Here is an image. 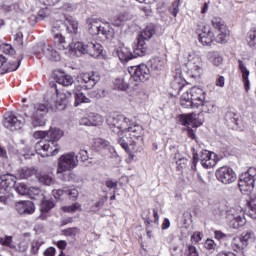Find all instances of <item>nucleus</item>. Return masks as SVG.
<instances>
[{"label": "nucleus", "mask_w": 256, "mask_h": 256, "mask_svg": "<svg viewBox=\"0 0 256 256\" xmlns=\"http://www.w3.org/2000/svg\"><path fill=\"white\" fill-rule=\"evenodd\" d=\"M206 95L205 90L198 86H193L181 95L180 104L184 109H199L201 107V112L198 114L190 113L180 115L179 121L181 125L201 127L205 122L203 113H215V104L205 100Z\"/></svg>", "instance_id": "1"}, {"label": "nucleus", "mask_w": 256, "mask_h": 256, "mask_svg": "<svg viewBox=\"0 0 256 256\" xmlns=\"http://www.w3.org/2000/svg\"><path fill=\"white\" fill-rule=\"evenodd\" d=\"M106 123L111 132L120 137L118 143L126 153H131L129 145L132 149H135L137 145H143L145 130L141 124L132 123L131 119L123 115L108 116Z\"/></svg>", "instance_id": "2"}, {"label": "nucleus", "mask_w": 256, "mask_h": 256, "mask_svg": "<svg viewBox=\"0 0 256 256\" xmlns=\"http://www.w3.org/2000/svg\"><path fill=\"white\" fill-rule=\"evenodd\" d=\"M64 133L59 128H50L48 131H37L34 133L35 139H41L35 144V149L42 157H53L59 153L57 141L63 137Z\"/></svg>", "instance_id": "3"}, {"label": "nucleus", "mask_w": 256, "mask_h": 256, "mask_svg": "<svg viewBox=\"0 0 256 256\" xmlns=\"http://www.w3.org/2000/svg\"><path fill=\"white\" fill-rule=\"evenodd\" d=\"M63 31H67V33H72L73 35H77L79 31V22L73 19V17L69 16L65 18V20H56L52 26V35L54 39L55 45H57L60 51H65V49H69V43L65 40V36L63 35Z\"/></svg>", "instance_id": "4"}, {"label": "nucleus", "mask_w": 256, "mask_h": 256, "mask_svg": "<svg viewBox=\"0 0 256 256\" xmlns=\"http://www.w3.org/2000/svg\"><path fill=\"white\" fill-rule=\"evenodd\" d=\"M101 81V76L99 74L92 72V73H81L77 77V83L76 89L74 90L75 95V107H78V105H81V103H90L91 100L85 96L83 92H81L80 89H93L97 83Z\"/></svg>", "instance_id": "5"}, {"label": "nucleus", "mask_w": 256, "mask_h": 256, "mask_svg": "<svg viewBox=\"0 0 256 256\" xmlns=\"http://www.w3.org/2000/svg\"><path fill=\"white\" fill-rule=\"evenodd\" d=\"M49 113V106L45 103H34L24 115L31 121L32 127H45L47 120L45 115Z\"/></svg>", "instance_id": "6"}, {"label": "nucleus", "mask_w": 256, "mask_h": 256, "mask_svg": "<svg viewBox=\"0 0 256 256\" xmlns=\"http://www.w3.org/2000/svg\"><path fill=\"white\" fill-rule=\"evenodd\" d=\"M153 35H155V25L148 24L141 32L137 39V43L134 44V53L135 55H146L147 49L149 46L147 45V41H149Z\"/></svg>", "instance_id": "7"}, {"label": "nucleus", "mask_w": 256, "mask_h": 256, "mask_svg": "<svg viewBox=\"0 0 256 256\" xmlns=\"http://www.w3.org/2000/svg\"><path fill=\"white\" fill-rule=\"evenodd\" d=\"M76 57H81V55H89L90 57H99L103 53V46L97 42H88L87 44L83 42H76L73 49Z\"/></svg>", "instance_id": "8"}, {"label": "nucleus", "mask_w": 256, "mask_h": 256, "mask_svg": "<svg viewBox=\"0 0 256 256\" xmlns=\"http://www.w3.org/2000/svg\"><path fill=\"white\" fill-rule=\"evenodd\" d=\"M188 62L186 63V73L192 79H201L203 75V60L199 56H193L188 53Z\"/></svg>", "instance_id": "9"}, {"label": "nucleus", "mask_w": 256, "mask_h": 256, "mask_svg": "<svg viewBox=\"0 0 256 256\" xmlns=\"http://www.w3.org/2000/svg\"><path fill=\"white\" fill-rule=\"evenodd\" d=\"M78 163L79 160L77 159V155H75V152L63 154L58 159V167L56 173L59 175L67 171H73V169L77 167Z\"/></svg>", "instance_id": "10"}, {"label": "nucleus", "mask_w": 256, "mask_h": 256, "mask_svg": "<svg viewBox=\"0 0 256 256\" xmlns=\"http://www.w3.org/2000/svg\"><path fill=\"white\" fill-rule=\"evenodd\" d=\"M256 169L250 168L240 176L238 187L241 193H251L255 187Z\"/></svg>", "instance_id": "11"}, {"label": "nucleus", "mask_w": 256, "mask_h": 256, "mask_svg": "<svg viewBox=\"0 0 256 256\" xmlns=\"http://www.w3.org/2000/svg\"><path fill=\"white\" fill-rule=\"evenodd\" d=\"M226 219L232 229H239L247 223L245 212L241 208H230L227 211Z\"/></svg>", "instance_id": "12"}, {"label": "nucleus", "mask_w": 256, "mask_h": 256, "mask_svg": "<svg viewBox=\"0 0 256 256\" xmlns=\"http://www.w3.org/2000/svg\"><path fill=\"white\" fill-rule=\"evenodd\" d=\"M211 25L218 31L217 36L215 37V43H221L222 45L227 43V38L229 37V29L227 24L221 17H213L211 20Z\"/></svg>", "instance_id": "13"}, {"label": "nucleus", "mask_w": 256, "mask_h": 256, "mask_svg": "<svg viewBox=\"0 0 256 256\" xmlns=\"http://www.w3.org/2000/svg\"><path fill=\"white\" fill-rule=\"evenodd\" d=\"M129 73L131 75V79L136 82L141 81L142 83H145L151 78V71L149 70V67H147V65L145 64L139 66H132L129 69Z\"/></svg>", "instance_id": "14"}, {"label": "nucleus", "mask_w": 256, "mask_h": 256, "mask_svg": "<svg viewBox=\"0 0 256 256\" xmlns=\"http://www.w3.org/2000/svg\"><path fill=\"white\" fill-rule=\"evenodd\" d=\"M254 238H255V234L253 233V231H246L238 236H235L232 239L231 245L234 251H243V249H245V247L249 245V241H251V239H254Z\"/></svg>", "instance_id": "15"}, {"label": "nucleus", "mask_w": 256, "mask_h": 256, "mask_svg": "<svg viewBox=\"0 0 256 256\" xmlns=\"http://www.w3.org/2000/svg\"><path fill=\"white\" fill-rule=\"evenodd\" d=\"M197 27L198 39L200 43L204 45V47L211 46V44L215 41V36L211 31V27L203 24H200Z\"/></svg>", "instance_id": "16"}, {"label": "nucleus", "mask_w": 256, "mask_h": 256, "mask_svg": "<svg viewBox=\"0 0 256 256\" xmlns=\"http://www.w3.org/2000/svg\"><path fill=\"white\" fill-rule=\"evenodd\" d=\"M216 177L218 181H220V183H223L224 185H231V183L237 181V175L232 168L227 166L220 167L216 171Z\"/></svg>", "instance_id": "17"}, {"label": "nucleus", "mask_w": 256, "mask_h": 256, "mask_svg": "<svg viewBox=\"0 0 256 256\" xmlns=\"http://www.w3.org/2000/svg\"><path fill=\"white\" fill-rule=\"evenodd\" d=\"M87 27L90 35H104L106 38L109 35V30L102 27L101 20L97 18H89L87 20Z\"/></svg>", "instance_id": "18"}, {"label": "nucleus", "mask_w": 256, "mask_h": 256, "mask_svg": "<svg viewBox=\"0 0 256 256\" xmlns=\"http://www.w3.org/2000/svg\"><path fill=\"white\" fill-rule=\"evenodd\" d=\"M3 125L10 131H18V129H23L25 122L19 120V118L13 113H6L4 115Z\"/></svg>", "instance_id": "19"}, {"label": "nucleus", "mask_w": 256, "mask_h": 256, "mask_svg": "<svg viewBox=\"0 0 256 256\" xmlns=\"http://www.w3.org/2000/svg\"><path fill=\"white\" fill-rule=\"evenodd\" d=\"M199 161L204 169H211V167L217 165L219 158L217 157V154L204 150L200 153Z\"/></svg>", "instance_id": "20"}, {"label": "nucleus", "mask_w": 256, "mask_h": 256, "mask_svg": "<svg viewBox=\"0 0 256 256\" xmlns=\"http://www.w3.org/2000/svg\"><path fill=\"white\" fill-rule=\"evenodd\" d=\"M148 67L155 75H161L167 69V60L165 58L155 57L149 60Z\"/></svg>", "instance_id": "21"}, {"label": "nucleus", "mask_w": 256, "mask_h": 256, "mask_svg": "<svg viewBox=\"0 0 256 256\" xmlns=\"http://www.w3.org/2000/svg\"><path fill=\"white\" fill-rule=\"evenodd\" d=\"M17 177L6 174L0 177V193H7L15 187Z\"/></svg>", "instance_id": "22"}, {"label": "nucleus", "mask_w": 256, "mask_h": 256, "mask_svg": "<svg viewBox=\"0 0 256 256\" xmlns=\"http://www.w3.org/2000/svg\"><path fill=\"white\" fill-rule=\"evenodd\" d=\"M10 67H7V58L0 54V75H4L7 71H17L21 65V59L15 62H9Z\"/></svg>", "instance_id": "23"}, {"label": "nucleus", "mask_w": 256, "mask_h": 256, "mask_svg": "<svg viewBox=\"0 0 256 256\" xmlns=\"http://www.w3.org/2000/svg\"><path fill=\"white\" fill-rule=\"evenodd\" d=\"M16 211L20 215H31L35 213V204L31 201H22L16 204Z\"/></svg>", "instance_id": "24"}, {"label": "nucleus", "mask_w": 256, "mask_h": 256, "mask_svg": "<svg viewBox=\"0 0 256 256\" xmlns=\"http://www.w3.org/2000/svg\"><path fill=\"white\" fill-rule=\"evenodd\" d=\"M94 149L98 151L99 153H103V155H107V153H111L112 151H115L113 147H111V144L109 141L103 140L101 138H97L94 141Z\"/></svg>", "instance_id": "25"}, {"label": "nucleus", "mask_w": 256, "mask_h": 256, "mask_svg": "<svg viewBox=\"0 0 256 256\" xmlns=\"http://www.w3.org/2000/svg\"><path fill=\"white\" fill-rule=\"evenodd\" d=\"M42 51L44 57H47L50 61H61V54L53 46L43 44Z\"/></svg>", "instance_id": "26"}, {"label": "nucleus", "mask_w": 256, "mask_h": 256, "mask_svg": "<svg viewBox=\"0 0 256 256\" xmlns=\"http://www.w3.org/2000/svg\"><path fill=\"white\" fill-rule=\"evenodd\" d=\"M133 51H135V46H133ZM117 55L120 59V61H124L125 63H127V61H131V59H135V57H143V55H137L133 53H131V50L127 47H123V48H120L118 51H117Z\"/></svg>", "instance_id": "27"}, {"label": "nucleus", "mask_w": 256, "mask_h": 256, "mask_svg": "<svg viewBox=\"0 0 256 256\" xmlns=\"http://www.w3.org/2000/svg\"><path fill=\"white\" fill-rule=\"evenodd\" d=\"M33 175H37V169L34 167H23L18 170L16 179H29V177H33Z\"/></svg>", "instance_id": "28"}, {"label": "nucleus", "mask_w": 256, "mask_h": 256, "mask_svg": "<svg viewBox=\"0 0 256 256\" xmlns=\"http://www.w3.org/2000/svg\"><path fill=\"white\" fill-rule=\"evenodd\" d=\"M56 83L63 85L64 87H69L74 83L73 77L71 75L64 74L63 72H58L55 74Z\"/></svg>", "instance_id": "29"}, {"label": "nucleus", "mask_w": 256, "mask_h": 256, "mask_svg": "<svg viewBox=\"0 0 256 256\" xmlns=\"http://www.w3.org/2000/svg\"><path fill=\"white\" fill-rule=\"evenodd\" d=\"M170 85L172 89H174V91H177V93H179V91H181V89L185 87V79H183V76H181V74L174 75Z\"/></svg>", "instance_id": "30"}, {"label": "nucleus", "mask_w": 256, "mask_h": 256, "mask_svg": "<svg viewBox=\"0 0 256 256\" xmlns=\"http://www.w3.org/2000/svg\"><path fill=\"white\" fill-rule=\"evenodd\" d=\"M208 61H211L215 67H221L223 65V56L217 51H211L207 53Z\"/></svg>", "instance_id": "31"}, {"label": "nucleus", "mask_w": 256, "mask_h": 256, "mask_svg": "<svg viewBox=\"0 0 256 256\" xmlns=\"http://www.w3.org/2000/svg\"><path fill=\"white\" fill-rule=\"evenodd\" d=\"M69 99H71V92L58 93L56 106L60 107V109H65V107L67 106V103L69 102Z\"/></svg>", "instance_id": "32"}, {"label": "nucleus", "mask_w": 256, "mask_h": 256, "mask_svg": "<svg viewBox=\"0 0 256 256\" xmlns=\"http://www.w3.org/2000/svg\"><path fill=\"white\" fill-rule=\"evenodd\" d=\"M239 69L242 73V79L244 81V87L246 91H249V70L247 67H245V64H243V61L239 60Z\"/></svg>", "instance_id": "33"}, {"label": "nucleus", "mask_w": 256, "mask_h": 256, "mask_svg": "<svg viewBox=\"0 0 256 256\" xmlns=\"http://www.w3.org/2000/svg\"><path fill=\"white\" fill-rule=\"evenodd\" d=\"M129 19H131V16H129L128 13H120L114 17L112 23L115 27H120L121 24L125 23V21H129Z\"/></svg>", "instance_id": "34"}, {"label": "nucleus", "mask_w": 256, "mask_h": 256, "mask_svg": "<svg viewBox=\"0 0 256 256\" xmlns=\"http://www.w3.org/2000/svg\"><path fill=\"white\" fill-rule=\"evenodd\" d=\"M246 41L248 43V45L252 48L255 49L256 48V27L252 28L249 32H248V36L246 38Z\"/></svg>", "instance_id": "35"}, {"label": "nucleus", "mask_w": 256, "mask_h": 256, "mask_svg": "<svg viewBox=\"0 0 256 256\" xmlns=\"http://www.w3.org/2000/svg\"><path fill=\"white\" fill-rule=\"evenodd\" d=\"M248 207H250L249 215L252 219H256V195L253 194L250 196L248 201Z\"/></svg>", "instance_id": "36"}, {"label": "nucleus", "mask_w": 256, "mask_h": 256, "mask_svg": "<svg viewBox=\"0 0 256 256\" xmlns=\"http://www.w3.org/2000/svg\"><path fill=\"white\" fill-rule=\"evenodd\" d=\"M114 87L115 89H119L120 91H125L129 89V84L125 82V79L123 78H117L114 81Z\"/></svg>", "instance_id": "37"}, {"label": "nucleus", "mask_w": 256, "mask_h": 256, "mask_svg": "<svg viewBox=\"0 0 256 256\" xmlns=\"http://www.w3.org/2000/svg\"><path fill=\"white\" fill-rule=\"evenodd\" d=\"M55 207V203L51 200H44L40 206L41 213H49Z\"/></svg>", "instance_id": "38"}, {"label": "nucleus", "mask_w": 256, "mask_h": 256, "mask_svg": "<svg viewBox=\"0 0 256 256\" xmlns=\"http://www.w3.org/2000/svg\"><path fill=\"white\" fill-rule=\"evenodd\" d=\"M90 125L97 127L103 125V117L99 114H91L90 116Z\"/></svg>", "instance_id": "39"}, {"label": "nucleus", "mask_w": 256, "mask_h": 256, "mask_svg": "<svg viewBox=\"0 0 256 256\" xmlns=\"http://www.w3.org/2000/svg\"><path fill=\"white\" fill-rule=\"evenodd\" d=\"M0 245H3L4 247H9L10 249H15V244H13V237L6 236V237H0Z\"/></svg>", "instance_id": "40"}, {"label": "nucleus", "mask_w": 256, "mask_h": 256, "mask_svg": "<svg viewBox=\"0 0 256 256\" xmlns=\"http://www.w3.org/2000/svg\"><path fill=\"white\" fill-rule=\"evenodd\" d=\"M79 209H81V204L79 203H74L71 206L62 207V211H64V213H75V211H79Z\"/></svg>", "instance_id": "41"}, {"label": "nucleus", "mask_w": 256, "mask_h": 256, "mask_svg": "<svg viewBox=\"0 0 256 256\" xmlns=\"http://www.w3.org/2000/svg\"><path fill=\"white\" fill-rule=\"evenodd\" d=\"M27 195L30 199H37L41 195V190L38 187H29Z\"/></svg>", "instance_id": "42"}, {"label": "nucleus", "mask_w": 256, "mask_h": 256, "mask_svg": "<svg viewBox=\"0 0 256 256\" xmlns=\"http://www.w3.org/2000/svg\"><path fill=\"white\" fill-rule=\"evenodd\" d=\"M14 43L20 49H21V47H23V32H21V31L16 32V34L14 35Z\"/></svg>", "instance_id": "43"}, {"label": "nucleus", "mask_w": 256, "mask_h": 256, "mask_svg": "<svg viewBox=\"0 0 256 256\" xmlns=\"http://www.w3.org/2000/svg\"><path fill=\"white\" fill-rule=\"evenodd\" d=\"M38 181L43 185H51V183H53V178L49 175H42L38 177Z\"/></svg>", "instance_id": "44"}, {"label": "nucleus", "mask_w": 256, "mask_h": 256, "mask_svg": "<svg viewBox=\"0 0 256 256\" xmlns=\"http://www.w3.org/2000/svg\"><path fill=\"white\" fill-rule=\"evenodd\" d=\"M15 190L19 195H28L29 193V187L25 184H19Z\"/></svg>", "instance_id": "45"}, {"label": "nucleus", "mask_w": 256, "mask_h": 256, "mask_svg": "<svg viewBox=\"0 0 256 256\" xmlns=\"http://www.w3.org/2000/svg\"><path fill=\"white\" fill-rule=\"evenodd\" d=\"M62 233L65 235V237H75L79 231L77 228H68L63 230Z\"/></svg>", "instance_id": "46"}, {"label": "nucleus", "mask_w": 256, "mask_h": 256, "mask_svg": "<svg viewBox=\"0 0 256 256\" xmlns=\"http://www.w3.org/2000/svg\"><path fill=\"white\" fill-rule=\"evenodd\" d=\"M65 195L70 197V199H77L79 197V191L77 189L65 190Z\"/></svg>", "instance_id": "47"}, {"label": "nucleus", "mask_w": 256, "mask_h": 256, "mask_svg": "<svg viewBox=\"0 0 256 256\" xmlns=\"http://www.w3.org/2000/svg\"><path fill=\"white\" fill-rule=\"evenodd\" d=\"M204 247L205 249H208L209 251H211V249H215V247H217V244H215V241L211 239H207L204 243Z\"/></svg>", "instance_id": "48"}, {"label": "nucleus", "mask_w": 256, "mask_h": 256, "mask_svg": "<svg viewBox=\"0 0 256 256\" xmlns=\"http://www.w3.org/2000/svg\"><path fill=\"white\" fill-rule=\"evenodd\" d=\"M237 117V114L233 112L226 113V119H228L229 121H231V123H234L235 125H237Z\"/></svg>", "instance_id": "49"}, {"label": "nucleus", "mask_w": 256, "mask_h": 256, "mask_svg": "<svg viewBox=\"0 0 256 256\" xmlns=\"http://www.w3.org/2000/svg\"><path fill=\"white\" fill-rule=\"evenodd\" d=\"M177 13H179V0L174 1L172 3V15H173V17H177Z\"/></svg>", "instance_id": "50"}, {"label": "nucleus", "mask_w": 256, "mask_h": 256, "mask_svg": "<svg viewBox=\"0 0 256 256\" xmlns=\"http://www.w3.org/2000/svg\"><path fill=\"white\" fill-rule=\"evenodd\" d=\"M38 17L41 19H46V17H49V9L48 8L41 9L38 12Z\"/></svg>", "instance_id": "51"}, {"label": "nucleus", "mask_w": 256, "mask_h": 256, "mask_svg": "<svg viewBox=\"0 0 256 256\" xmlns=\"http://www.w3.org/2000/svg\"><path fill=\"white\" fill-rule=\"evenodd\" d=\"M28 247L29 246L27 245V242L22 241L18 245V251H20V253H25V251H27Z\"/></svg>", "instance_id": "52"}, {"label": "nucleus", "mask_w": 256, "mask_h": 256, "mask_svg": "<svg viewBox=\"0 0 256 256\" xmlns=\"http://www.w3.org/2000/svg\"><path fill=\"white\" fill-rule=\"evenodd\" d=\"M105 92L103 90H98V91H92L90 93L91 97H94L95 99H101V97H103V94Z\"/></svg>", "instance_id": "53"}, {"label": "nucleus", "mask_w": 256, "mask_h": 256, "mask_svg": "<svg viewBox=\"0 0 256 256\" xmlns=\"http://www.w3.org/2000/svg\"><path fill=\"white\" fill-rule=\"evenodd\" d=\"M216 87H225V77L219 76L215 82Z\"/></svg>", "instance_id": "54"}, {"label": "nucleus", "mask_w": 256, "mask_h": 256, "mask_svg": "<svg viewBox=\"0 0 256 256\" xmlns=\"http://www.w3.org/2000/svg\"><path fill=\"white\" fill-rule=\"evenodd\" d=\"M79 155H80V160L82 162H85L87 161V159H89V154L87 153V150H80Z\"/></svg>", "instance_id": "55"}, {"label": "nucleus", "mask_w": 256, "mask_h": 256, "mask_svg": "<svg viewBox=\"0 0 256 256\" xmlns=\"http://www.w3.org/2000/svg\"><path fill=\"white\" fill-rule=\"evenodd\" d=\"M202 234H201V232H195L192 236H191V239L193 240V241H195V243H199V241H201V239H202Z\"/></svg>", "instance_id": "56"}, {"label": "nucleus", "mask_w": 256, "mask_h": 256, "mask_svg": "<svg viewBox=\"0 0 256 256\" xmlns=\"http://www.w3.org/2000/svg\"><path fill=\"white\" fill-rule=\"evenodd\" d=\"M188 251L190 256H199V252H197V248L195 246H188Z\"/></svg>", "instance_id": "57"}, {"label": "nucleus", "mask_w": 256, "mask_h": 256, "mask_svg": "<svg viewBox=\"0 0 256 256\" xmlns=\"http://www.w3.org/2000/svg\"><path fill=\"white\" fill-rule=\"evenodd\" d=\"M214 236H215V239H218V240H221V239H225V237H227V235L219 230H216L214 232Z\"/></svg>", "instance_id": "58"}, {"label": "nucleus", "mask_w": 256, "mask_h": 256, "mask_svg": "<svg viewBox=\"0 0 256 256\" xmlns=\"http://www.w3.org/2000/svg\"><path fill=\"white\" fill-rule=\"evenodd\" d=\"M53 195L55 197V199H60L62 197V195H65V190H54L53 191Z\"/></svg>", "instance_id": "59"}, {"label": "nucleus", "mask_w": 256, "mask_h": 256, "mask_svg": "<svg viewBox=\"0 0 256 256\" xmlns=\"http://www.w3.org/2000/svg\"><path fill=\"white\" fill-rule=\"evenodd\" d=\"M45 256H55V248L54 247H50L47 248L44 252Z\"/></svg>", "instance_id": "60"}, {"label": "nucleus", "mask_w": 256, "mask_h": 256, "mask_svg": "<svg viewBox=\"0 0 256 256\" xmlns=\"http://www.w3.org/2000/svg\"><path fill=\"white\" fill-rule=\"evenodd\" d=\"M56 246L58 249H65L67 247V241L60 240V241L56 242Z\"/></svg>", "instance_id": "61"}, {"label": "nucleus", "mask_w": 256, "mask_h": 256, "mask_svg": "<svg viewBox=\"0 0 256 256\" xmlns=\"http://www.w3.org/2000/svg\"><path fill=\"white\" fill-rule=\"evenodd\" d=\"M41 247V244L39 242H33L32 243V253H37L39 251V248Z\"/></svg>", "instance_id": "62"}, {"label": "nucleus", "mask_w": 256, "mask_h": 256, "mask_svg": "<svg viewBox=\"0 0 256 256\" xmlns=\"http://www.w3.org/2000/svg\"><path fill=\"white\" fill-rule=\"evenodd\" d=\"M106 187H108V189H115L117 187V182H114L112 180H108L106 182Z\"/></svg>", "instance_id": "63"}, {"label": "nucleus", "mask_w": 256, "mask_h": 256, "mask_svg": "<svg viewBox=\"0 0 256 256\" xmlns=\"http://www.w3.org/2000/svg\"><path fill=\"white\" fill-rule=\"evenodd\" d=\"M63 9L65 11L71 12V11H73V9H75V6L71 3H66L63 5Z\"/></svg>", "instance_id": "64"}]
</instances>
